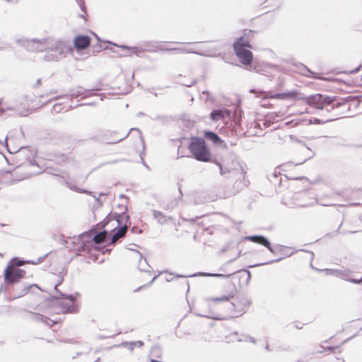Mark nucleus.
Returning a JSON list of instances; mask_svg holds the SVG:
<instances>
[{
	"instance_id": "16",
	"label": "nucleus",
	"mask_w": 362,
	"mask_h": 362,
	"mask_svg": "<svg viewBox=\"0 0 362 362\" xmlns=\"http://www.w3.org/2000/svg\"><path fill=\"white\" fill-rule=\"evenodd\" d=\"M230 116V112L226 109L214 110L210 114V118L214 122L223 120Z\"/></svg>"
},
{
	"instance_id": "11",
	"label": "nucleus",
	"mask_w": 362,
	"mask_h": 362,
	"mask_svg": "<svg viewBox=\"0 0 362 362\" xmlns=\"http://www.w3.org/2000/svg\"><path fill=\"white\" fill-rule=\"evenodd\" d=\"M320 272H323L326 275H333L337 276L343 280L354 283L360 284V281H355V279L351 278V272L349 269H318Z\"/></svg>"
},
{
	"instance_id": "54",
	"label": "nucleus",
	"mask_w": 362,
	"mask_h": 362,
	"mask_svg": "<svg viewBox=\"0 0 362 362\" xmlns=\"http://www.w3.org/2000/svg\"><path fill=\"white\" fill-rule=\"evenodd\" d=\"M40 262H41V259H38V261H37V262H33H33H30V261H28V262H31L32 264H37L40 263Z\"/></svg>"
},
{
	"instance_id": "22",
	"label": "nucleus",
	"mask_w": 362,
	"mask_h": 362,
	"mask_svg": "<svg viewBox=\"0 0 362 362\" xmlns=\"http://www.w3.org/2000/svg\"><path fill=\"white\" fill-rule=\"evenodd\" d=\"M127 226H119V228L117 230V232L111 236L110 243H114L119 238L124 237L127 233Z\"/></svg>"
},
{
	"instance_id": "15",
	"label": "nucleus",
	"mask_w": 362,
	"mask_h": 362,
	"mask_svg": "<svg viewBox=\"0 0 362 362\" xmlns=\"http://www.w3.org/2000/svg\"><path fill=\"white\" fill-rule=\"evenodd\" d=\"M246 240H249L253 243H258L266 247L272 253L274 254L275 251L272 247L270 242L267 238L262 235H252V236H246L245 238Z\"/></svg>"
},
{
	"instance_id": "33",
	"label": "nucleus",
	"mask_w": 362,
	"mask_h": 362,
	"mask_svg": "<svg viewBox=\"0 0 362 362\" xmlns=\"http://www.w3.org/2000/svg\"><path fill=\"white\" fill-rule=\"evenodd\" d=\"M286 138L291 141V142H296L298 144H300L301 145L305 146V144L300 140H299L296 136L294 135H288Z\"/></svg>"
},
{
	"instance_id": "21",
	"label": "nucleus",
	"mask_w": 362,
	"mask_h": 362,
	"mask_svg": "<svg viewBox=\"0 0 362 362\" xmlns=\"http://www.w3.org/2000/svg\"><path fill=\"white\" fill-rule=\"evenodd\" d=\"M153 215L154 218L156 219L158 223L160 225L167 224L169 221L173 219L171 216H168L162 212L156 210L153 211Z\"/></svg>"
},
{
	"instance_id": "46",
	"label": "nucleus",
	"mask_w": 362,
	"mask_h": 362,
	"mask_svg": "<svg viewBox=\"0 0 362 362\" xmlns=\"http://www.w3.org/2000/svg\"><path fill=\"white\" fill-rule=\"evenodd\" d=\"M281 259H282V258H279V259H276L269 261V262H267L266 263L258 264L256 266L264 265V264H271V263H273V262H279V261H280Z\"/></svg>"
},
{
	"instance_id": "45",
	"label": "nucleus",
	"mask_w": 362,
	"mask_h": 362,
	"mask_svg": "<svg viewBox=\"0 0 362 362\" xmlns=\"http://www.w3.org/2000/svg\"><path fill=\"white\" fill-rule=\"evenodd\" d=\"M138 246L135 244L129 245V246L127 247L128 250L135 251L136 252V255H138V251L135 249V247H137Z\"/></svg>"
},
{
	"instance_id": "40",
	"label": "nucleus",
	"mask_w": 362,
	"mask_h": 362,
	"mask_svg": "<svg viewBox=\"0 0 362 362\" xmlns=\"http://www.w3.org/2000/svg\"><path fill=\"white\" fill-rule=\"evenodd\" d=\"M196 83L195 80H192L190 81H185L182 83V85L186 87H191L193 84Z\"/></svg>"
},
{
	"instance_id": "13",
	"label": "nucleus",
	"mask_w": 362,
	"mask_h": 362,
	"mask_svg": "<svg viewBox=\"0 0 362 362\" xmlns=\"http://www.w3.org/2000/svg\"><path fill=\"white\" fill-rule=\"evenodd\" d=\"M301 100H304L307 104L314 108L323 110L321 94H315L310 96H303L302 95Z\"/></svg>"
},
{
	"instance_id": "51",
	"label": "nucleus",
	"mask_w": 362,
	"mask_h": 362,
	"mask_svg": "<svg viewBox=\"0 0 362 362\" xmlns=\"http://www.w3.org/2000/svg\"><path fill=\"white\" fill-rule=\"evenodd\" d=\"M291 123H293V125H294V126H296V125H298V124L300 123V121H299V120H296V119H295V120L291 121Z\"/></svg>"
},
{
	"instance_id": "38",
	"label": "nucleus",
	"mask_w": 362,
	"mask_h": 362,
	"mask_svg": "<svg viewBox=\"0 0 362 362\" xmlns=\"http://www.w3.org/2000/svg\"><path fill=\"white\" fill-rule=\"evenodd\" d=\"M317 201H318L317 204H320L322 206H333V205H334V204H333L332 202H327V200H325V202H324L322 198H320L319 199H317Z\"/></svg>"
},
{
	"instance_id": "31",
	"label": "nucleus",
	"mask_w": 362,
	"mask_h": 362,
	"mask_svg": "<svg viewBox=\"0 0 362 362\" xmlns=\"http://www.w3.org/2000/svg\"><path fill=\"white\" fill-rule=\"evenodd\" d=\"M64 182L66 184V185L69 188L71 189V190L73 191H76V192H86V191L85 190H83V189H81L79 188H78L76 185H72L71 183H70L69 182H68L67 180H64Z\"/></svg>"
},
{
	"instance_id": "28",
	"label": "nucleus",
	"mask_w": 362,
	"mask_h": 362,
	"mask_svg": "<svg viewBox=\"0 0 362 362\" xmlns=\"http://www.w3.org/2000/svg\"><path fill=\"white\" fill-rule=\"evenodd\" d=\"M205 138L208 140H210L211 141H213V143L217 144H218L219 142L221 141V139H220V137L218 136L217 134L214 133V132H206L205 133Z\"/></svg>"
},
{
	"instance_id": "48",
	"label": "nucleus",
	"mask_w": 362,
	"mask_h": 362,
	"mask_svg": "<svg viewBox=\"0 0 362 362\" xmlns=\"http://www.w3.org/2000/svg\"><path fill=\"white\" fill-rule=\"evenodd\" d=\"M0 146H7V138L5 139L4 142L0 141Z\"/></svg>"
},
{
	"instance_id": "57",
	"label": "nucleus",
	"mask_w": 362,
	"mask_h": 362,
	"mask_svg": "<svg viewBox=\"0 0 362 362\" xmlns=\"http://www.w3.org/2000/svg\"><path fill=\"white\" fill-rule=\"evenodd\" d=\"M166 280L168 281H173V278L168 277V278L166 279Z\"/></svg>"
},
{
	"instance_id": "56",
	"label": "nucleus",
	"mask_w": 362,
	"mask_h": 362,
	"mask_svg": "<svg viewBox=\"0 0 362 362\" xmlns=\"http://www.w3.org/2000/svg\"><path fill=\"white\" fill-rule=\"evenodd\" d=\"M134 130L137 131V132H138V133L139 134V136H141V132H140V131H139V129H134V128H132V129H131V131H134Z\"/></svg>"
},
{
	"instance_id": "26",
	"label": "nucleus",
	"mask_w": 362,
	"mask_h": 362,
	"mask_svg": "<svg viewBox=\"0 0 362 362\" xmlns=\"http://www.w3.org/2000/svg\"><path fill=\"white\" fill-rule=\"evenodd\" d=\"M138 258L139 259L138 268L141 272H149V269L151 267L148 264L146 259H143L142 255L140 252H138Z\"/></svg>"
},
{
	"instance_id": "36",
	"label": "nucleus",
	"mask_w": 362,
	"mask_h": 362,
	"mask_svg": "<svg viewBox=\"0 0 362 362\" xmlns=\"http://www.w3.org/2000/svg\"><path fill=\"white\" fill-rule=\"evenodd\" d=\"M119 346L127 347L130 351H132L135 347L132 341H124L122 342Z\"/></svg>"
},
{
	"instance_id": "6",
	"label": "nucleus",
	"mask_w": 362,
	"mask_h": 362,
	"mask_svg": "<svg viewBox=\"0 0 362 362\" xmlns=\"http://www.w3.org/2000/svg\"><path fill=\"white\" fill-rule=\"evenodd\" d=\"M63 278L61 277L59 280L58 283L54 285V290L56 292L59 293V296L53 297L52 299H59L62 298V300L57 301V304L61 307V311L64 313H74L76 312V309L74 307V301L76 300L75 297L72 295H65L57 290V287L62 283Z\"/></svg>"
},
{
	"instance_id": "5",
	"label": "nucleus",
	"mask_w": 362,
	"mask_h": 362,
	"mask_svg": "<svg viewBox=\"0 0 362 362\" xmlns=\"http://www.w3.org/2000/svg\"><path fill=\"white\" fill-rule=\"evenodd\" d=\"M190 152L195 159L202 162L210 160V153L206 146L205 141L202 138H194L189 146Z\"/></svg>"
},
{
	"instance_id": "42",
	"label": "nucleus",
	"mask_w": 362,
	"mask_h": 362,
	"mask_svg": "<svg viewBox=\"0 0 362 362\" xmlns=\"http://www.w3.org/2000/svg\"><path fill=\"white\" fill-rule=\"evenodd\" d=\"M29 151L25 148V147H21L20 148V150L18 151V154L19 155H21V154H23V155H25L27 152H28Z\"/></svg>"
},
{
	"instance_id": "18",
	"label": "nucleus",
	"mask_w": 362,
	"mask_h": 362,
	"mask_svg": "<svg viewBox=\"0 0 362 362\" xmlns=\"http://www.w3.org/2000/svg\"><path fill=\"white\" fill-rule=\"evenodd\" d=\"M90 45V39L88 36L79 35L74 40V46L78 49H83L88 47Z\"/></svg>"
},
{
	"instance_id": "39",
	"label": "nucleus",
	"mask_w": 362,
	"mask_h": 362,
	"mask_svg": "<svg viewBox=\"0 0 362 362\" xmlns=\"http://www.w3.org/2000/svg\"><path fill=\"white\" fill-rule=\"evenodd\" d=\"M57 91L56 90H52L49 92L46 93L45 94L42 95L40 97L41 98L49 97V96H51V95L57 93Z\"/></svg>"
},
{
	"instance_id": "19",
	"label": "nucleus",
	"mask_w": 362,
	"mask_h": 362,
	"mask_svg": "<svg viewBox=\"0 0 362 362\" xmlns=\"http://www.w3.org/2000/svg\"><path fill=\"white\" fill-rule=\"evenodd\" d=\"M246 305L240 302H238L236 304L233 303L231 304V315L233 317H238L245 313Z\"/></svg>"
},
{
	"instance_id": "7",
	"label": "nucleus",
	"mask_w": 362,
	"mask_h": 362,
	"mask_svg": "<svg viewBox=\"0 0 362 362\" xmlns=\"http://www.w3.org/2000/svg\"><path fill=\"white\" fill-rule=\"evenodd\" d=\"M167 51H175L180 53H193L200 56L214 57L216 56L217 49L215 48H206L195 50L189 47H167Z\"/></svg>"
},
{
	"instance_id": "29",
	"label": "nucleus",
	"mask_w": 362,
	"mask_h": 362,
	"mask_svg": "<svg viewBox=\"0 0 362 362\" xmlns=\"http://www.w3.org/2000/svg\"><path fill=\"white\" fill-rule=\"evenodd\" d=\"M35 320L36 321L44 322L45 324L47 325L49 327H52L54 324H55V322L53 320L48 319L47 317L42 315H35Z\"/></svg>"
},
{
	"instance_id": "52",
	"label": "nucleus",
	"mask_w": 362,
	"mask_h": 362,
	"mask_svg": "<svg viewBox=\"0 0 362 362\" xmlns=\"http://www.w3.org/2000/svg\"><path fill=\"white\" fill-rule=\"evenodd\" d=\"M197 274H194L192 275H189V276H196ZM188 276L178 275L177 277H187Z\"/></svg>"
},
{
	"instance_id": "58",
	"label": "nucleus",
	"mask_w": 362,
	"mask_h": 362,
	"mask_svg": "<svg viewBox=\"0 0 362 362\" xmlns=\"http://www.w3.org/2000/svg\"><path fill=\"white\" fill-rule=\"evenodd\" d=\"M166 280L168 281H173V278L168 277V278L166 279Z\"/></svg>"
},
{
	"instance_id": "27",
	"label": "nucleus",
	"mask_w": 362,
	"mask_h": 362,
	"mask_svg": "<svg viewBox=\"0 0 362 362\" xmlns=\"http://www.w3.org/2000/svg\"><path fill=\"white\" fill-rule=\"evenodd\" d=\"M115 219L119 226H127L129 221V217L126 213L117 214Z\"/></svg>"
},
{
	"instance_id": "14",
	"label": "nucleus",
	"mask_w": 362,
	"mask_h": 362,
	"mask_svg": "<svg viewBox=\"0 0 362 362\" xmlns=\"http://www.w3.org/2000/svg\"><path fill=\"white\" fill-rule=\"evenodd\" d=\"M28 165L30 167H37L39 168V170L33 171L31 173L32 175H38L40 174L42 172H45L50 175L57 176L59 175V170L57 169H54L49 166L46 167V168L42 170V168L40 167L39 164L33 159H28Z\"/></svg>"
},
{
	"instance_id": "41",
	"label": "nucleus",
	"mask_w": 362,
	"mask_h": 362,
	"mask_svg": "<svg viewBox=\"0 0 362 362\" xmlns=\"http://www.w3.org/2000/svg\"><path fill=\"white\" fill-rule=\"evenodd\" d=\"M204 317H207V318H210V319H214V320H223V317H221L218 315H203Z\"/></svg>"
},
{
	"instance_id": "10",
	"label": "nucleus",
	"mask_w": 362,
	"mask_h": 362,
	"mask_svg": "<svg viewBox=\"0 0 362 362\" xmlns=\"http://www.w3.org/2000/svg\"><path fill=\"white\" fill-rule=\"evenodd\" d=\"M294 199L296 200V205L299 207H308L318 203L317 199L311 198L308 192L296 193Z\"/></svg>"
},
{
	"instance_id": "55",
	"label": "nucleus",
	"mask_w": 362,
	"mask_h": 362,
	"mask_svg": "<svg viewBox=\"0 0 362 362\" xmlns=\"http://www.w3.org/2000/svg\"><path fill=\"white\" fill-rule=\"evenodd\" d=\"M336 347H333V346H329V347H327V350L328 351H332V350H334Z\"/></svg>"
},
{
	"instance_id": "63",
	"label": "nucleus",
	"mask_w": 362,
	"mask_h": 362,
	"mask_svg": "<svg viewBox=\"0 0 362 362\" xmlns=\"http://www.w3.org/2000/svg\"><path fill=\"white\" fill-rule=\"evenodd\" d=\"M265 349H266L267 350H268V351H269V346H268V345H267V346H265Z\"/></svg>"
},
{
	"instance_id": "47",
	"label": "nucleus",
	"mask_w": 362,
	"mask_h": 362,
	"mask_svg": "<svg viewBox=\"0 0 362 362\" xmlns=\"http://www.w3.org/2000/svg\"><path fill=\"white\" fill-rule=\"evenodd\" d=\"M129 133H127L124 136H123V137H122V138H120V139H117V140H115V141H112V143H113V144H116V143H117V142H119V141H122L123 139H125V138L129 135Z\"/></svg>"
},
{
	"instance_id": "2",
	"label": "nucleus",
	"mask_w": 362,
	"mask_h": 362,
	"mask_svg": "<svg viewBox=\"0 0 362 362\" xmlns=\"http://www.w3.org/2000/svg\"><path fill=\"white\" fill-rule=\"evenodd\" d=\"M219 168L220 174L223 176L230 177V175H240L235 181V185L240 189L247 185L248 181L245 180V172L241 165L231 156L225 157L221 162L216 161Z\"/></svg>"
},
{
	"instance_id": "35",
	"label": "nucleus",
	"mask_w": 362,
	"mask_h": 362,
	"mask_svg": "<svg viewBox=\"0 0 362 362\" xmlns=\"http://www.w3.org/2000/svg\"><path fill=\"white\" fill-rule=\"evenodd\" d=\"M332 119L322 120V119H320L317 118H314L313 119H310L308 124H325V123L332 121Z\"/></svg>"
},
{
	"instance_id": "53",
	"label": "nucleus",
	"mask_w": 362,
	"mask_h": 362,
	"mask_svg": "<svg viewBox=\"0 0 362 362\" xmlns=\"http://www.w3.org/2000/svg\"><path fill=\"white\" fill-rule=\"evenodd\" d=\"M158 276H154L153 278L152 279V280L151 281V282L148 284V286H150L154 281L155 279L157 278Z\"/></svg>"
},
{
	"instance_id": "62",
	"label": "nucleus",
	"mask_w": 362,
	"mask_h": 362,
	"mask_svg": "<svg viewBox=\"0 0 362 362\" xmlns=\"http://www.w3.org/2000/svg\"><path fill=\"white\" fill-rule=\"evenodd\" d=\"M40 82H41V80H40V79H37V84H40Z\"/></svg>"
},
{
	"instance_id": "43",
	"label": "nucleus",
	"mask_w": 362,
	"mask_h": 362,
	"mask_svg": "<svg viewBox=\"0 0 362 362\" xmlns=\"http://www.w3.org/2000/svg\"><path fill=\"white\" fill-rule=\"evenodd\" d=\"M13 262H14V265L13 267H16L22 266L24 263V261H23V260H17L16 262V260L13 259Z\"/></svg>"
},
{
	"instance_id": "32",
	"label": "nucleus",
	"mask_w": 362,
	"mask_h": 362,
	"mask_svg": "<svg viewBox=\"0 0 362 362\" xmlns=\"http://www.w3.org/2000/svg\"><path fill=\"white\" fill-rule=\"evenodd\" d=\"M333 101V99L329 96H323L322 95V108H325V105H328L331 104Z\"/></svg>"
},
{
	"instance_id": "37",
	"label": "nucleus",
	"mask_w": 362,
	"mask_h": 362,
	"mask_svg": "<svg viewBox=\"0 0 362 362\" xmlns=\"http://www.w3.org/2000/svg\"><path fill=\"white\" fill-rule=\"evenodd\" d=\"M199 275L205 276H219V277H228L230 275H224L221 274H210V273H202Z\"/></svg>"
},
{
	"instance_id": "25",
	"label": "nucleus",
	"mask_w": 362,
	"mask_h": 362,
	"mask_svg": "<svg viewBox=\"0 0 362 362\" xmlns=\"http://www.w3.org/2000/svg\"><path fill=\"white\" fill-rule=\"evenodd\" d=\"M75 107H73L71 105H63L62 103H56L52 107V112L54 113H59L62 112H67L71 109H74Z\"/></svg>"
},
{
	"instance_id": "4",
	"label": "nucleus",
	"mask_w": 362,
	"mask_h": 362,
	"mask_svg": "<svg viewBox=\"0 0 362 362\" xmlns=\"http://www.w3.org/2000/svg\"><path fill=\"white\" fill-rule=\"evenodd\" d=\"M122 49H127L130 53H134L136 56H139L141 53L144 52H156L158 51L167 52V47L165 46V42L159 41H145L143 42L139 46L128 47L127 45L119 46Z\"/></svg>"
},
{
	"instance_id": "30",
	"label": "nucleus",
	"mask_w": 362,
	"mask_h": 362,
	"mask_svg": "<svg viewBox=\"0 0 362 362\" xmlns=\"http://www.w3.org/2000/svg\"><path fill=\"white\" fill-rule=\"evenodd\" d=\"M302 74L308 78H320L317 74L314 73L306 66H303Z\"/></svg>"
},
{
	"instance_id": "9",
	"label": "nucleus",
	"mask_w": 362,
	"mask_h": 362,
	"mask_svg": "<svg viewBox=\"0 0 362 362\" xmlns=\"http://www.w3.org/2000/svg\"><path fill=\"white\" fill-rule=\"evenodd\" d=\"M25 274V270L8 265L4 271V279L7 283L13 284L18 282Z\"/></svg>"
},
{
	"instance_id": "3",
	"label": "nucleus",
	"mask_w": 362,
	"mask_h": 362,
	"mask_svg": "<svg viewBox=\"0 0 362 362\" xmlns=\"http://www.w3.org/2000/svg\"><path fill=\"white\" fill-rule=\"evenodd\" d=\"M254 32L251 30H245L244 35L238 37L233 43V48L237 57L244 65H250L253 59L252 52L248 49L252 48L249 39L252 37Z\"/></svg>"
},
{
	"instance_id": "23",
	"label": "nucleus",
	"mask_w": 362,
	"mask_h": 362,
	"mask_svg": "<svg viewBox=\"0 0 362 362\" xmlns=\"http://www.w3.org/2000/svg\"><path fill=\"white\" fill-rule=\"evenodd\" d=\"M110 238V235L105 230L95 234L93 237V241L95 244L104 243L107 241Z\"/></svg>"
},
{
	"instance_id": "17",
	"label": "nucleus",
	"mask_w": 362,
	"mask_h": 362,
	"mask_svg": "<svg viewBox=\"0 0 362 362\" xmlns=\"http://www.w3.org/2000/svg\"><path fill=\"white\" fill-rule=\"evenodd\" d=\"M13 175L10 173L9 171H4L1 170L0 171V182L6 184V185H11L14 183L16 181H20L24 179V177H16L15 179L13 178Z\"/></svg>"
},
{
	"instance_id": "24",
	"label": "nucleus",
	"mask_w": 362,
	"mask_h": 362,
	"mask_svg": "<svg viewBox=\"0 0 362 362\" xmlns=\"http://www.w3.org/2000/svg\"><path fill=\"white\" fill-rule=\"evenodd\" d=\"M33 287H35L37 288H40L38 287V286L37 284H35L25 286L22 288H16V290L18 291L16 292V296L14 298H21V297L24 296L25 294H27L30 291V290Z\"/></svg>"
},
{
	"instance_id": "49",
	"label": "nucleus",
	"mask_w": 362,
	"mask_h": 362,
	"mask_svg": "<svg viewBox=\"0 0 362 362\" xmlns=\"http://www.w3.org/2000/svg\"><path fill=\"white\" fill-rule=\"evenodd\" d=\"M248 339H249L250 341H251L253 344L256 343V340H255V339L254 337H248Z\"/></svg>"
},
{
	"instance_id": "61",
	"label": "nucleus",
	"mask_w": 362,
	"mask_h": 362,
	"mask_svg": "<svg viewBox=\"0 0 362 362\" xmlns=\"http://www.w3.org/2000/svg\"><path fill=\"white\" fill-rule=\"evenodd\" d=\"M312 256V259H313V257H314V253L313 252H309Z\"/></svg>"
},
{
	"instance_id": "12",
	"label": "nucleus",
	"mask_w": 362,
	"mask_h": 362,
	"mask_svg": "<svg viewBox=\"0 0 362 362\" xmlns=\"http://www.w3.org/2000/svg\"><path fill=\"white\" fill-rule=\"evenodd\" d=\"M264 97L281 100H301L302 94L297 90H291L276 94L267 93Z\"/></svg>"
},
{
	"instance_id": "8",
	"label": "nucleus",
	"mask_w": 362,
	"mask_h": 362,
	"mask_svg": "<svg viewBox=\"0 0 362 362\" xmlns=\"http://www.w3.org/2000/svg\"><path fill=\"white\" fill-rule=\"evenodd\" d=\"M95 90H89L86 89L83 87L78 86L76 88H73L70 90L69 93L64 94V95H56L54 98H51L49 100H57L59 98H68L70 97L71 98H78V97H81V98H86L88 97H90L93 95H95L94 93Z\"/></svg>"
},
{
	"instance_id": "64",
	"label": "nucleus",
	"mask_w": 362,
	"mask_h": 362,
	"mask_svg": "<svg viewBox=\"0 0 362 362\" xmlns=\"http://www.w3.org/2000/svg\"><path fill=\"white\" fill-rule=\"evenodd\" d=\"M250 92H251V93H255V90L254 89H252V90H250Z\"/></svg>"
},
{
	"instance_id": "20",
	"label": "nucleus",
	"mask_w": 362,
	"mask_h": 362,
	"mask_svg": "<svg viewBox=\"0 0 362 362\" xmlns=\"http://www.w3.org/2000/svg\"><path fill=\"white\" fill-rule=\"evenodd\" d=\"M6 110H13L15 112L20 115H25L26 113L29 112L30 108L21 109L18 105L6 107H0V115L4 114Z\"/></svg>"
},
{
	"instance_id": "34",
	"label": "nucleus",
	"mask_w": 362,
	"mask_h": 362,
	"mask_svg": "<svg viewBox=\"0 0 362 362\" xmlns=\"http://www.w3.org/2000/svg\"><path fill=\"white\" fill-rule=\"evenodd\" d=\"M231 298L230 296H223L220 298H209L210 300L214 302H221V301H227Z\"/></svg>"
},
{
	"instance_id": "1",
	"label": "nucleus",
	"mask_w": 362,
	"mask_h": 362,
	"mask_svg": "<svg viewBox=\"0 0 362 362\" xmlns=\"http://www.w3.org/2000/svg\"><path fill=\"white\" fill-rule=\"evenodd\" d=\"M16 42L30 52H45L43 59L46 62H58L73 51L71 45L65 40L53 38H19Z\"/></svg>"
},
{
	"instance_id": "60",
	"label": "nucleus",
	"mask_w": 362,
	"mask_h": 362,
	"mask_svg": "<svg viewBox=\"0 0 362 362\" xmlns=\"http://www.w3.org/2000/svg\"><path fill=\"white\" fill-rule=\"evenodd\" d=\"M355 281H360V283H361L362 281V276L360 279H355Z\"/></svg>"
},
{
	"instance_id": "50",
	"label": "nucleus",
	"mask_w": 362,
	"mask_h": 362,
	"mask_svg": "<svg viewBox=\"0 0 362 362\" xmlns=\"http://www.w3.org/2000/svg\"><path fill=\"white\" fill-rule=\"evenodd\" d=\"M76 1L78 2V4H79V6L81 7V8H83V6L84 5V2L83 1H81V0H76Z\"/></svg>"
},
{
	"instance_id": "59",
	"label": "nucleus",
	"mask_w": 362,
	"mask_h": 362,
	"mask_svg": "<svg viewBox=\"0 0 362 362\" xmlns=\"http://www.w3.org/2000/svg\"><path fill=\"white\" fill-rule=\"evenodd\" d=\"M95 104H96L95 102H93V103H88V105H95Z\"/></svg>"
},
{
	"instance_id": "44",
	"label": "nucleus",
	"mask_w": 362,
	"mask_h": 362,
	"mask_svg": "<svg viewBox=\"0 0 362 362\" xmlns=\"http://www.w3.org/2000/svg\"><path fill=\"white\" fill-rule=\"evenodd\" d=\"M134 346H137V347H141L144 346V342L142 341H132Z\"/></svg>"
}]
</instances>
